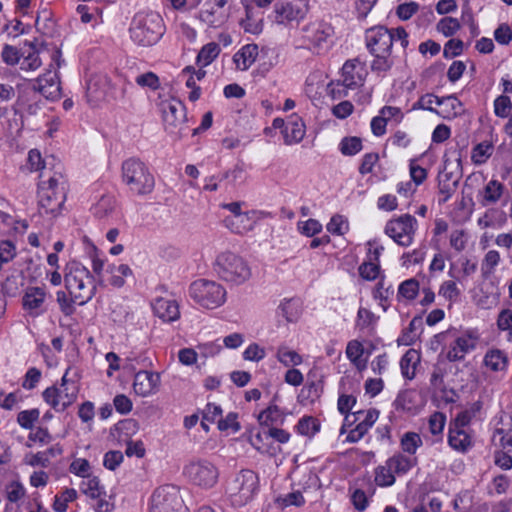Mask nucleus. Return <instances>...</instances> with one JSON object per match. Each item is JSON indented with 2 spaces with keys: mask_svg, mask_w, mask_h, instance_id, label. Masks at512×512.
<instances>
[{
  "mask_svg": "<svg viewBox=\"0 0 512 512\" xmlns=\"http://www.w3.org/2000/svg\"><path fill=\"white\" fill-rule=\"evenodd\" d=\"M65 287L68 294L74 298L77 305L88 303L96 292L94 276L79 261L67 263L64 274Z\"/></svg>",
  "mask_w": 512,
  "mask_h": 512,
  "instance_id": "f257e3e1",
  "label": "nucleus"
},
{
  "mask_svg": "<svg viewBox=\"0 0 512 512\" xmlns=\"http://www.w3.org/2000/svg\"><path fill=\"white\" fill-rule=\"evenodd\" d=\"M67 179L61 172H54L47 180L38 184V203L46 214L57 215L67 196Z\"/></svg>",
  "mask_w": 512,
  "mask_h": 512,
  "instance_id": "f03ea898",
  "label": "nucleus"
},
{
  "mask_svg": "<svg viewBox=\"0 0 512 512\" xmlns=\"http://www.w3.org/2000/svg\"><path fill=\"white\" fill-rule=\"evenodd\" d=\"M259 487L258 474L250 469H242L228 480L225 494L233 507H243L253 500Z\"/></svg>",
  "mask_w": 512,
  "mask_h": 512,
  "instance_id": "7ed1b4c3",
  "label": "nucleus"
},
{
  "mask_svg": "<svg viewBox=\"0 0 512 512\" xmlns=\"http://www.w3.org/2000/svg\"><path fill=\"white\" fill-rule=\"evenodd\" d=\"M122 181L129 190L139 196L152 193L155 187L154 175L139 158L131 157L122 163Z\"/></svg>",
  "mask_w": 512,
  "mask_h": 512,
  "instance_id": "20e7f679",
  "label": "nucleus"
},
{
  "mask_svg": "<svg viewBox=\"0 0 512 512\" xmlns=\"http://www.w3.org/2000/svg\"><path fill=\"white\" fill-rule=\"evenodd\" d=\"M189 297L200 308L214 310L223 306L227 300L226 288L206 278L192 281L188 288Z\"/></svg>",
  "mask_w": 512,
  "mask_h": 512,
  "instance_id": "39448f33",
  "label": "nucleus"
},
{
  "mask_svg": "<svg viewBox=\"0 0 512 512\" xmlns=\"http://www.w3.org/2000/svg\"><path fill=\"white\" fill-rule=\"evenodd\" d=\"M418 465L417 457H409L400 452L394 453L383 464L374 469V483L380 488H388L395 484L396 477L408 474Z\"/></svg>",
  "mask_w": 512,
  "mask_h": 512,
  "instance_id": "423d86ee",
  "label": "nucleus"
},
{
  "mask_svg": "<svg viewBox=\"0 0 512 512\" xmlns=\"http://www.w3.org/2000/svg\"><path fill=\"white\" fill-rule=\"evenodd\" d=\"M131 39L142 46L156 44L163 35V21L159 14L138 15L129 29Z\"/></svg>",
  "mask_w": 512,
  "mask_h": 512,
  "instance_id": "0eeeda50",
  "label": "nucleus"
},
{
  "mask_svg": "<svg viewBox=\"0 0 512 512\" xmlns=\"http://www.w3.org/2000/svg\"><path fill=\"white\" fill-rule=\"evenodd\" d=\"M183 475L190 485L201 490H209L218 483L220 472L212 461L198 458L184 466Z\"/></svg>",
  "mask_w": 512,
  "mask_h": 512,
  "instance_id": "6e6552de",
  "label": "nucleus"
},
{
  "mask_svg": "<svg viewBox=\"0 0 512 512\" xmlns=\"http://www.w3.org/2000/svg\"><path fill=\"white\" fill-rule=\"evenodd\" d=\"M211 265L219 278L226 282L242 284L251 276L245 258H215Z\"/></svg>",
  "mask_w": 512,
  "mask_h": 512,
  "instance_id": "1a4fd4ad",
  "label": "nucleus"
},
{
  "mask_svg": "<svg viewBox=\"0 0 512 512\" xmlns=\"http://www.w3.org/2000/svg\"><path fill=\"white\" fill-rule=\"evenodd\" d=\"M165 130L172 135L183 136L186 122V107L176 99L160 103Z\"/></svg>",
  "mask_w": 512,
  "mask_h": 512,
  "instance_id": "9d476101",
  "label": "nucleus"
},
{
  "mask_svg": "<svg viewBox=\"0 0 512 512\" xmlns=\"http://www.w3.org/2000/svg\"><path fill=\"white\" fill-rule=\"evenodd\" d=\"M182 504L180 490L176 485H162L151 496L150 512H177Z\"/></svg>",
  "mask_w": 512,
  "mask_h": 512,
  "instance_id": "9b49d317",
  "label": "nucleus"
},
{
  "mask_svg": "<svg viewBox=\"0 0 512 512\" xmlns=\"http://www.w3.org/2000/svg\"><path fill=\"white\" fill-rule=\"evenodd\" d=\"M417 220L410 214L401 215L387 222L385 233L400 246L407 247L413 241Z\"/></svg>",
  "mask_w": 512,
  "mask_h": 512,
  "instance_id": "f8f14e48",
  "label": "nucleus"
},
{
  "mask_svg": "<svg viewBox=\"0 0 512 512\" xmlns=\"http://www.w3.org/2000/svg\"><path fill=\"white\" fill-rule=\"evenodd\" d=\"M72 387H58L57 384L47 387L42 392L43 401L56 412H64L77 399L78 387L71 382Z\"/></svg>",
  "mask_w": 512,
  "mask_h": 512,
  "instance_id": "ddd939ff",
  "label": "nucleus"
},
{
  "mask_svg": "<svg viewBox=\"0 0 512 512\" xmlns=\"http://www.w3.org/2000/svg\"><path fill=\"white\" fill-rule=\"evenodd\" d=\"M480 333L476 328H468L457 336L448 346L446 358L450 362H459L466 355L475 350L480 340Z\"/></svg>",
  "mask_w": 512,
  "mask_h": 512,
  "instance_id": "4468645a",
  "label": "nucleus"
},
{
  "mask_svg": "<svg viewBox=\"0 0 512 512\" xmlns=\"http://www.w3.org/2000/svg\"><path fill=\"white\" fill-rule=\"evenodd\" d=\"M394 32L385 26H376L366 30L365 42L370 53H392Z\"/></svg>",
  "mask_w": 512,
  "mask_h": 512,
  "instance_id": "2eb2a0df",
  "label": "nucleus"
},
{
  "mask_svg": "<svg viewBox=\"0 0 512 512\" xmlns=\"http://www.w3.org/2000/svg\"><path fill=\"white\" fill-rule=\"evenodd\" d=\"M93 271L99 275L103 281L112 285L113 287L120 288L125 283V278L132 275V270L128 265H108L104 270L105 261L102 258H92Z\"/></svg>",
  "mask_w": 512,
  "mask_h": 512,
  "instance_id": "dca6fc26",
  "label": "nucleus"
},
{
  "mask_svg": "<svg viewBox=\"0 0 512 512\" xmlns=\"http://www.w3.org/2000/svg\"><path fill=\"white\" fill-rule=\"evenodd\" d=\"M353 421L347 423L346 426H351L357 422L354 428L350 429L346 441L349 443L359 442L372 428L379 417V411L376 409L359 410L353 413Z\"/></svg>",
  "mask_w": 512,
  "mask_h": 512,
  "instance_id": "f3484780",
  "label": "nucleus"
},
{
  "mask_svg": "<svg viewBox=\"0 0 512 512\" xmlns=\"http://www.w3.org/2000/svg\"><path fill=\"white\" fill-rule=\"evenodd\" d=\"M308 12L306 0H286L278 2L274 6L275 22L284 24L291 21H299Z\"/></svg>",
  "mask_w": 512,
  "mask_h": 512,
  "instance_id": "a211bd4d",
  "label": "nucleus"
},
{
  "mask_svg": "<svg viewBox=\"0 0 512 512\" xmlns=\"http://www.w3.org/2000/svg\"><path fill=\"white\" fill-rule=\"evenodd\" d=\"M303 39L310 48L316 49L319 53L327 47L328 39L334 33L333 27L325 22H314L306 25L303 29Z\"/></svg>",
  "mask_w": 512,
  "mask_h": 512,
  "instance_id": "6ab92c4d",
  "label": "nucleus"
},
{
  "mask_svg": "<svg viewBox=\"0 0 512 512\" xmlns=\"http://www.w3.org/2000/svg\"><path fill=\"white\" fill-rule=\"evenodd\" d=\"M46 289L44 287H27L22 296V308L25 313L36 318L43 315L46 311Z\"/></svg>",
  "mask_w": 512,
  "mask_h": 512,
  "instance_id": "aec40b11",
  "label": "nucleus"
},
{
  "mask_svg": "<svg viewBox=\"0 0 512 512\" xmlns=\"http://www.w3.org/2000/svg\"><path fill=\"white\" fill-rule=\"evenodd\" d=\"M161 383L160 374L148 370H140L135 373L133 390L137 396L148 397L158 392Z\"/></svg>",
  "mask_w": 512,
  "mask_h": 512,
  "instance_id": "412c9836",
  "label": "nucleus"
},
{
  "mask_svg": "<svg viewBox=\"0 0 512 512\" xmlns=\"http://www.w3.org/2000/svg\"><path fill=\"white\" fill-rule=\"evenodd\" d=\"M459 179L460 176L448 170V165L445 162L443 169L438 173V191L442 195V198L438 200L440 205L446 203L456 192Z\"/></svg>",
  "mask_w": 512,
  "mask_h": 512,
  "instance_id": "4be33fe9",
  "label": "nucleus"
},
{
  "mask_svg": "<svg viewBox=\"0 0 512 512\" xmlns=\"http://www.w3.org/2000/svg\"><path fill=\"white\" fill-rule=\"evenodd\" d=\"M152 310L154 315L165 323H171L180 318L179 304L174 299L158 297L152 303Z\"/></svg>",
  "mask_w": 512,
  "mask_h": 512,
  "instance_id": "5701e85b",
  "label": "nucleus"
},
{
  "mask_svg": "<svg viewBox=\"0 0 512 512\" xmlns=\"http://www.w3.org/2000/svg\"><path fill=\"white\" fill-rule=\"evenodd\" d=\"M287 413L281 409L273 399L270 404L263 409L257 417L258 423L262 427H267L268 430L272 427L281 426L286 420Z\"/></svg>",
  "mask_w": 512,
  "mask_h": 512,
  "instance_id": "b1692460",
  "label": "nucleus"
},
{
  "mask_svg": "<svg viewBox=\"0 0 512 512\" xmlns=\"http://www.w3.org/2000/svg\"><path fill=\"white\" fill-rule=\"evenodd\" d=\"M282 134L287 145L301 142L305 136V124L302 118L297 114L291 115L286 121Z\"/></svg>",
  "mask_w": 512,
  "mask_h": 512,
  "instance_id": "393cba45",
  "label": "nucleus"
},
{
  "mask_svg": "<svg viewBox=\"0 0 512 512\" xmlns=\"http://www.w3.org/2000/svg\"><path fill=\"white\" fill-rule=\"evenodd\" d=\"M37 86L34 90L41 93L47 99H57L60 97V82L56 73L52 74L50 71L41 75L36 80Z\"/></svg>",
  "mask_w": 512,
  "mask_h": 512,
  "instance_id": "a878e982",
  "label": "nucleus"
},
{
  "mask_svg": "<svg viewBox=\"0 0 512 512\" xmlns=\"http://www.w3.org/2000/svg\"><path fill=\"white\" fill-rule=\"evenodd\" d=\"M435 104L439 106L436 113L444 119H452L463 111L462 103L455 95L435 97Z\"/></svg>",
  "mask_w": 512,
  "mask_h": 512,
  "instance_id": "bb28decb",
  "label": "nucleus"
},
{
  "mask_svg": "<svg viewBox=\"0 0 512 512\" xmlns=\"http://www.w3.org/2000/svg\"><path fill=\"white\" fill-rule=\"evenodd\" d=\"M447 442L453 450L466 453L473 446V437L469 431L448 427Z\"/></svg>",
  "mask_w": 512,
  "mask_h": 512,
  "instance_id": "cd10ccee",
  "label": "nucleus"
},
{
  "mask_svg": "<svg viewBox=\"0 0 512 512\" xmlns=\"http://www.w3.org/2000/svg\"><path fill=\"white\" fill-rule=\"evenodd\" d=\"M483 364L492 372H503L508 369L509 358L505 351L498 348H491L485 353Z\"/></svg>",
  "mask_w": 512,
  "mask_h": 512,
  "instance_id": "c85d7f7f",
  "label": "nucleus"
},
{
  "mask_svg": "<svg viewBox=\"0 0 512 512\" xmlns=\"http://www.w3.org/2000/svg\"><path fill=\"white\" fill-rule=\"evenodd\" d=\"M504 185L497 180H490L478 193V202L484 206L496 204L504 193Z\"/></svg>",
  "mask_w": 512,
  "mask_h": 512,
  "instance_id": "c756f323",
  "label": "nucleus"
},
{
  "mask_svg": "<svg viewBox=\"0 0 512 512\" xmlns=\"http://www.w3.org/2000/svg\"><path fill=\"white\" fill-rule=\"evenodd\" d=\"M420 363V355L415 349L407 350L400 359V371L405 380H413Z\"/></svg>",
  "mask_w": 512,
  "mask_h": 512,
  "instance_id": "7c9ffc66",
  "label": "nucleus"
},
{
  "mask_svg": "<svg viewBox=\"0 0 512 512\" xmlns=\"http://www.w3.org/2000/svg\"><path fill=\"white\" fill-rule=\"evenodd\" d=\"M394 295V288L392 284L386 285L385 283V276H382L377 284L375 285L372 296L373 299L376 300L379 304V306L384 310L387 311L388 308L391 306V300Z\"/></svg>",
  "mask_w": 512,
  "mask_h": 512,
  "instance_id": "2f4dec72",
  "label": "nucleus"
},
{
  "mask_svg": "<svg viewBox=\"0 0 512 512\" xmlns=\"http://www.w3.org/2000/svg\"><path fill=\"white\" fill-rule=\"evenodd\" d=\"M358 60H348L342 67V84L349 89H355L362 85L363 77L356 71Z\"/></svg>",
  "mask_w": 512,
  "mask_h": 512,
  "instance_id": "473e14b6",
  "label": "nucleus"
},
{
  "mask_svg": "<svg viewBox=\"0 0 512 512\" xmlns=\"http://www.w3.org/2000/svg\"><path fill=\"white\" fill-rule=\"evenodd\" d=\"M417 394L415 390L406 389L401 391L395 401L394 406L397 411H403L408 413H416L419 405L417 404Z\"/></svg>",
  "mask_w": 512,
  "mask_h": 512,
  "instance_id": "72a5a7b5",
  "label": "nucleus"
},
{
  "mask_svg": "<svg viewBox=\"0 0 512 512\" xmlns=\"http://www.w3.org/2000/svg\"><path fill=\"white\" fill-rule=\"evenodd\" d=\"M298 435L313 438L321 430V422L318 418L311 415L301 417L294 427Z\"/></svg>",
  "mask_w": 512,
  "mask_h": 512,
  "instance_id": "f704fd0d",
  "label": "nucleus"
},
{
  "mask_svg": "<svg viewBox=\"0 0 512 512\" xmlns=\"http://www.w3.org/2000/svg\"><path fill=\"white\" fill-rule=\"evenodd\" d=\"M253 220L249 212H244L236 217H226L224 219L225 226L236 234H243L253 228Z\"/></svg>",
  "mask_w": 512,
  "mask_h": 512,
  "instance_id": "c9c22d12",
  "label": "nucleus"
},
{
  "mask_svg": "<svg viewBox=\"0 0 512 512\" xmlns=\"http://www.w3.org/2000/svg\"><path fill=\"white\" fill-rule=\"evenodd\" d=\"M422 445L423 441L419 433L407 431L400 438V453L409 457H416L415 454Z\"/></svg>",
  "mask_w": 512,
  "mask_h": 512,
  "instance_id": "e433bc0d",
  "label": "nucleus"
},
{
  "mask_svg": "<svg viewBox=\"0 0 512 512\" xmlns=\"http://www.w3.org/2000/svg\"><path fill=\"white\" fill-rule=\"evenodd\" d=\"M380 258H368L363 261L358 267L359 276L365 281H374L385 276L380 263Z\"/></svg>",
  "mask_w": 512,
  "mask_h": 512,
  "instance_id": "4c0bfd02",
  "label": "nucleus"
},
{
  "mask_svg": "<svg viewBox=\"0 0 512 512\" xmlns=\"http://www.w3.org/2000/svg\"><path fill=\"white\" fill-rule=\"evenodd\" d=\"M258 55V46L256 44H247L238 51L233 60L241 70H247L256 60Z\"/></svg>",
  "mask_w": 512,
  "mask_h": 512,
  "instance_id": "58836bf2",
  "label": "nucleus"
},
{
  "mask_svg": "<svg viewBox=\"0 0 512 512\" xmlns=\"http://www.w3.org/2000/svg\"><path fill=\"white\" fill-rule=\"evenodd\" d=\"M80 490L85 496L91 499L107 496L105 486L101 483L100 479L94 475L87 477L81 482Z\"/></svg>",
  "mask_w": 512,
  "mask_h": 512,
  "instance_id": "ea45409f",
  "label": "nucleus"
},
{
  "mask_svg": "<svg viewBox=\"0 0 512 512\" xmlns=\"http://www.w3.org/2000/svg\"><path fill=\"white\" fill-rule=\"evenodd\" d=\"M420 284L415 278L404 280L398 286L397 300L398 302H411L416 299L419 294Z\"/></svg>",
  "mask_w": 512,
  "mask_h": 512,
  "instance_id": "a19ab883",
  "label": "nucleus"
},
{
  "mask_svg": "<svg viewBox=\"0 0 512 512\" xmlns=\"http://www.w3.org/2000/svg\"><path fill=\"white\" fill-rule=\"evenodd\" d=\"M276 359L285 367H296L303 363V356L285 345L277 348Z\"/></svg>",
  "mask_w": 512,
  "mask_h": 512,
  "instance_id": "79ce46f5",
  "label": "nucleus"
},
{
  "mask_svg": "<svg viewBox=\"0 0 512 512\" xmlns=\"http://www.w3.org/2000/svg\"><path fill=\"white\" fill-rule=\"evenodd\" d=\"M357 403L356 396L352 394H347L346 392H340L338 401H337V409L341 415L344 416V423L341 429V433H343L344 428L346 427L347 423L349 422V418L351 417L350 412L353 409V407Z\"/></svg>",
  "mask_w": 512,
  "mask_h": 512,
  "instance_id": "37998d69",
  "label": "nucleus"
},
{
  "mask_svg": "<svg viewBox=\"0 0 512 512\" xmlns=\"http://www.w3.org/2000/svg\"><path fill=\"white\" fill-rule=\"evenodd\" d=\"M77 491L74 488H65L54 496L52 508L55 512H66L69 503L77 499Z\"/></svg>",
  "mask_w": 512,
  "mask_h": 512,
  "instance_id": "c03bdc74",
  "label": "nucleus"
},
{
  "mask_svg": "<svg viewBox=\"0 0 512 512\" xmlns=\"http://www.w3.org/2000/svg\"><path fill=\"white\" fill-rule=\"evenodd\" d=\"M364 352V346L359 340L353 339L347 343L345 351L346 357L359 369L365 366L366 361L362 359Z\"/></svg>",
  "mask_w": 512,
  "mask_h": 512,
  "instance_id": "a18cd8bd",
  "label": "nucleus"
},
{
  "mask_svg": "<svg viewBox=\"0 0 512 512\" xmlns=\"http://www.w3.org/2000/svg\"><path fill=\"white\" fill-rule=\"evenodd\" d=\"M26 495V488L19 479L9 481L4 486V496L9 503H17Z\"/></svg>",
  "mask_w": 512,
  "mask_h": 512,
  "instance_id": "49530a36",
  "label": "nucleus"
},
{
  "mask_svg": "<svg viewBox=\"0 0 512 512\" xmlns=\"http://www.w3.org/2000/svg\"><path fill=\"white\" fill-rule=\"evenodd\" d=\"M492 443L495 450L512 452V429H495L492 436Z\"/></svg>",
  "mask_w": 512,
  "mask_h": 512,
  "instance_id": "de8ad7c7",
  "label": "nucleus"
},
{
  "mask_svg": "<svg viewBox=\"0 0 512 512\" xmlns=\"http://www.w3.org/2000/svg\"><path fill=\"white\" fill-rule=\"evenodd\" d=\"M220 53V47L215 42L204 45L197 55V63L201 66H208Z\"/></svg>",
  "mask_w": 512,
  "mask_h": 512,
  "instance_id": "09e8293b",
  "label": "nucleus"
},
{
  "mask_svg": "<svg viewBox=\"0 0 512 512\" xmlns=\"http://www.w3.org/2000/svg\"><path fill=\"white\" fill-rule=\"evenodd\" d=\"M374 59L371 63V70L377 73H383L389 71L394 65V61L391 57V53H370Z\"/></svg>",
  "mask_w": 512,
  "mask_h": 512,
  "instance_id": "8fccbe9b",
  "label": "nucleus"
},
{
  "mask_svg": "<svg viewBox=\"0 0 512 512\" xmlns=\"http://www.w3.org/2000/svg\"><path fill=\"white\" fill-rule=\"evenodd\" d=\"M39 417L40 411L37 408L22 410L17 415V423L21 428L31 430L34 423L39 420Z\"/></svg>",
  "mask_w": 512,
  "mask_h": 512,
  "instance_id": "3c124183",
  "label": "nucleus"
},
{
  "mask_svg": "<svg viewBox=\"0 0 512 512\" xmlns=\"http://www.w3.org/2000/svg\"><path fill=\"white\" fill-rule=\"evenodd\" d=\"M445 424L446 415L443 412L435 411L429 416L428 428L432 435L440 436L442 439Z\"/></svg>",
  "mask_w": 512,
  "mask_h": 512,
  "instance_id": "603ef678",
  "label": "nucleus"
},
{
  "mask_svg": "<svg viewBox=\"0 0 512 512\" xmlns=\"http://www.w3.org/2000/svg\"><path fill=\"white\" fill-rule=\"evenodd\" d=\"M115 207V200L112 196H102L93 207V214L97 218L107 217L112 213Z\"/></svg>",
  "mask_w": 512,
  "mask_h": 512,
  "instance_id": "864d4df0",
  "label": "nucleus"
},
{
  "mask_svg": "<svg viewBox=\"0 0 512 512\" xmlns=\"http://www.w3.org/2000/svg\"><path fill=\"white\" fill-rule=\"evenodd\" d=\"M68 470L71 474L83 479L92 475L90 462L85 458H75L70 463Z\"/></svg>",
  "mask_w": 512,
  "mask_h": 512,
  "instance_id": "5fc2aeb1",
  "label": "nucleus"
},
{
  "mask_svg": "<svg viewBox=\"0 0 512 512\" xmlns=\"http://www.w3.org/2000/svg\"><path fill=\"white\" fill-rule=\"evenodd\" d=\"M493 145L490 142H481L477 144L472 151V160L475 164H483L492 155Z\"/></svg>",
  "mask_w": 512,
  "mask_h": 512,
  "instance_id": "6e6d98bb",
  "label": "nucleus"
},
{
  "mask_svg": "<svg viewBox=\"0 0 512 512\" xmlns=\"http://www.w3.org/2000/svg\"><path fill=\"white\" fill-rule=\"evenodd\" d=\"M362 141L359 137H344L340 142V151L343 155L353 156L362 150Z\"/></svg>",
  "mask_w": 512,
  "mask_h": 512,
  "instance_id": "4d7b16f0",
  "label": "nucleus"
},
{
  "mask_svg": "<svg viewBox=\"0 0 512 512\" xmlns=\"http://www.w3.org/2000/svg\"><path fill=\"white\" fill-rule=\"evenodd\" d=\"M378 317L369 309L360 307L357 312V326L360 329L373 328Z\"/></svg>",
  "mask_w": 512,
  "mask_h": 512,
  "instance_id": "13d9d810",
  "label": "nucleus"
},
{
  "mask_svg": "<svg viewBox=\"0 0 512 512\" xmlns=\"http://www.w3.org/2000/svg\"><path fill=\"white\" fill-rule=\"evenodd\" d=\"M460 27L458 19L453 17H444L437 24V30L446 37L453 36Z\"/></svg>",
  "mask_w": 512,
  "mask_h": 512,
  "instance_id": "bf43d9fd",
  "label": "nucleus"
},
{
  "mask_svg": "<svg viewBox=\"0 0 512 512\" xmlns=\"http://www.w3.org/2000/svg\"><path fill=\"white\" fill-rule=\"evenodd\" d=\"M56 300L59 304L61 312L65 316H71L75 312V305L76 302L74 301V298L70 295H67L64 291H58L56 293Z\"/></svg>",
  "mask_w": 512,
  "mask_h": 512,
  "instance_id": "052dcab7",
  "label": "nucleus"
},
{
  "mask_svg": "<svg viewBox=\"0 0 512 512\" xmlns=\"http://www.w3.org/2000/svg\"><path fill=\"white\" fill-rule=\"evenodd\" d=\"M217 427L220 431L232 430L238 432L241 425L238 422V414L236 412H229L224 418L221 416L217 422Z\"/></svg>",
  "mask_w": 512,
  "mask_h": 512,
  "instance_id": "680f3d73",
  "label": "nucleus"
},
{
  "mask_svg": "<svg viewBox=\"0 0 512 512\" xmlns=\"http://www.w3.org/2000/svg\"><path fill=\"white\" fill-rule=\"evenodd\" d=\"M22 54L20 50L12 45L4 44L1 51V59L8 66H15L19 63Z\"/></svg>",
  "mask_w": 512,
  "mask_h": 512,
  "instance_id": "e2e57ef3",
  "label": "nucleus"
},
{
  "mask_svg": "<svg viewBox=\"0 0 512 512\" xmlns=\"http://www.w3.org/2000/svg\"><path fill=\"white\" fill-rule=\"evenodd\" d=\"M350 502L355 510L359 512L365 511L370 504L369 498L365 491L360 488H356L352 491L350 495Z\"/></svg>",
  "mask_w": 512,
  "mask_h": 512,
  "instance_id": "0e129e2a",
  "label": "nucleus"
},
{
  "mask_svg": "<svg viewBox=\"0 0 512 512\" xmlns=\"http://www.w3.org/2000/svg\"><path fill=\"white\" fill-rule=\"evenodd\" d=\"M242 355L244 360L260 362L266 357V350L257 343H250Z\"/></svg>",
  "mask_w": 512,
  "mask_h": 512,
  "instance_id": "69168bd1",
  "label": "nucleus"
},
{
  "mask_svg": "<svg viewBox=\"0 0 512 512\" xmlns=\"http://www.w3.org/2000/svg\"><path fill=\"white\" fill-rule=\"evenodd\" d=\"M124 456L121 451L110 450L104 454L103 465L106 469L114 471L123 462Z\"/></svg>",
  "mask_w": 512,
  "mask_h": 512,
  "instance_id": "338daca9",
  "label": "nucleus"
},
{
  "mask_svg": "<svg viewBox=\"0 0 512 512\" xmlns=\"http://www.w3.org/2000/svg\"><path fill=\"white\" fill-rule=\"evenodd\" d=\"M135 82L143 88L147 87L152 90H157L160 86L159 77L153 72H146L138 75Z\"/></svg>",
  "mask_w": 512,
  "mask_h": 512,
  "instance_id": "774afa93",
  "label": "nucleus"
}]
</instances>
